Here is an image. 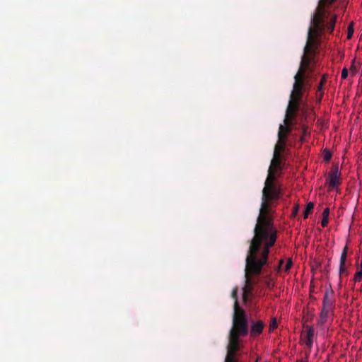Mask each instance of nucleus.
Masks as SVG:
<instances>
[{
    "label": "nucleus",
    "instance_id": "1",
    "mask_svg": "<svg viewBox=\"0 0 362 362\" xmlns=\"http://www.w3.org/2000/svg\"><path fill=\"white\" fill-rule=\"evenodd\" d=\"M272 205H261L254 236L250 240L245 259V285L243 288V300L247 303L253 293L252 276L261 274L268 261L270 247L276 243L277 230L273 223Z\"/></svg>",
    "mask_w": 362,
    "mask_h": 362
},
{
    "label": "nucleus",
    "instance_id": "2",
    "mask_svg": "<svg viewBox=\"0 0 362 362\" xmlns=\"http://www.w3.org/2000/svg\"><path fill=\"white\" fill-rule=\"evenodd\" d=\"M337 15L332 14L325 8H316L312 16L310 26L308 32L306 45L304 47V54L302 56L298 71H301L303 76L305 72L313 71L310 64L315 58V50L317 48V41L320 34L327 30L329 33L334 31L337 21Z\"/></svg>",
    "mask_w": 362,
    "mask_h": 362
},
{
    "label": "nucleus",
    "instance_id": "3",
    "mask_svg": "<svg viewBox=\"0 0 362 362\" xmlns=\"http://www.w3.org/2000/svg\"><path fill=\"white\" fill-rule=\"evenodd\" d=\"M282 155L274 154L262 189L261 204H271L281 197V187L276 177L282 172Z\"/></svg>",
    "mask_w": 362,
    "mask_h": 362
},
{
    "label": "nucleus",
    "instance_id": "4",
    "mask_svg": "<svg viewBox=\"0 0 362 362\" xmlns=\"http://www.w3.org/2000/svg\"><path fill=\"white\" fill-rule=\"evenodd\" d=\"M234 334L239 336H247L249 333L248 320L245 311L239 306L238 302L233 305V327Z\"/></svg>",
    "mask_w": 362,
    "mask_h": 362
},
{
    "label": "nucleus",
    "instance_id": "5",
    "mask_svg": "<svg viewBox=\"0 0 362 362\" xmlns=\"http://www.w3.org/2000/svg\"><path fill=\"white\" fill-rule=\"evenodd\" d=\"M306 76H303L301 71H298L294 76L293 90L290 95L289 104L294 106H300V102L303 95V90L305 86Z\"/></svg>",
    "mask_w": 362,
    "mask_h": 362
},
{
    "label": "nucleus",
    "instance_id": "6",
    "mask_svg": "<svg viewBox=\"0 0 362 362\" xmlns=\"http://www.w3.org/2000/svg\"><path fill=\"white\" fill-rule=\"evenodd\" d=\"M325 184L329 191L338 188L341 185V175L339 172V166L337 165H332L326 178Z\"/></svg>",
    "mask_w": 362,
    "mask_h": 362
},
{
    "label": "nucleus",
    "instance_id": "7",
    "mask_svg": "<svg viewBox=\"0 0 362 362\" xmlns=\"http://www.w3.org/2000/svg\"><path fill=\"white\" fill-rule=\"evenodd\" d=\"M234 330L229 332V344L228 346V353L236 354V352L240 349V336L234 334Z\"/></svg>",
    "mask_w": 362,
    "mask_h": 362
},
{
    "label": "nucleus",
    "instance_id": "8",
    "mask_svg": "<svg viewBox=\"0 0 362 362\" xmlns=\"http://www.w3.org/2000/svg\"><path fill=\"white\" fill-rule=\"evenodd\" d=\"M299 106L291 105L288 103L286 109L285 119L284 120V126L291 127L293 125V121L296 116Z\"/></svg>",
    "mask_w": 362,
    "mask_h": 362
},
{
    "label": "nucleus",
    "instance_id": "9",
    "mask_svg": "<svg viewBox=\"0 0 362 362\" xmlns=\"http://www.w3.org/2000/svg\"><path fill=\"white\" fill-rule=\"evenodd\" d=\"M265 324L262 320L252 321L249 329L251 337H257L262 333Z\"/></svg>",
    "mask_w": 362,
    "mask_h": 362
},
{
    "label": "nucleus",
    "instance_id": "10",
    "mask_svg": "<svg viewBox=\"0 0 362 362\" xmlns=\"http://www.w3.org/2000/svg\"><path fill=\"white\" fill-rule=\"evenodd\" d=\"M278 141L274 147V154L281 155L286 149V139L281 137V136H278Z\"/></svg>",
    "mask_w": 362,
    "mask_h": 362
},
{
    "label": "nucleus",
    "instance_id": "11",
    "mask_svg": "<svg viewBox=\"0 0 362 362\" xmlns=\"http://www.w3.org/2000/svg\"><path fill=\"white\" fill-rule=\"evenodd\" d=\"M334 294V291L330 290H327L325 293L324 297H323V306L327 307V308H332L333 307L334 300L332 299V296Z\"/></svg>",
    "mask_w": 362,
    "mask_h": 362
},
{
    "label": "nucleus",
    "instance_id": "12",
    "mask_svg": "<svg viewBox=\"0 0 362 362\" xmlns=\"http://www.w3.org/2000/svg\"><path fill=\"white\" fill-rule=\"evenodd\" d=\"M315 334V329L313 327L308 326L306 329V340L305 345L310 349L313 344V337Z\"/></svg>",
    "mask_w": 362,
    "mask_h": 362
},
{
    "label": "nucleus",
    "instance_id": "13",
    "mask_svg": "<svg viewBox=\"0 0 362 362\" xmlns=\"http://www.w3.org/2000/svg\"><path fill=\"white\" fill-rule=\"evenodd\" d=\"M292 129L291 127H286L283 124L279 125L278 136L284 137L287 140L288 134L291 133Z\"/></svg>",
    "mask_w": 362,
    "mask_h": 362
},
{
    "label": "nucleus",
    "instance_id": "14",
    "mask_svg": "<svg viewBox=\"0 0 362 362\" xmlns=\"http://www.w3.org/2000/svg\"><path fill=\"white\" fill-rule=\"evenodd\" d=\"M330 310H332V308H327V307L325 308L323 306V308L321 310V313H320V319L319 320V322L320 324H324L327 321V317H328Z\"/></svg>",
    "mask_w": 362,
    "mask_h": 362
},
{
    "label": "nucleus",
    "instance_id": "15",
    "mask_svg": "<svg viewBox=\"0 0 362 362\" xmlns=\"http://www.w3.org/2000/svg\"><path fill=\"white\" fill-rule=\"evenodd\" d=\"M329 209L328 207L325 208L322 213V219L321 221V226L323 228L327 226L329 223Z\"/></svg>",
    "mask_w": 362,
    "mask_h": 362
},
{
    "label": "nucleus",
    "instance_id": "16",
    "mask_svg": "<svg viewBox=\"0 0 362 362\" xmlns=\"http://www.w3.org/2000/svg\"><path fill=\"white\" fill-rule=\"evenodd\" d=\"M347 250H348L347 247H345L343 249V251L341 254V257H340V264H345L346 259V255H347Z\"/></svg>",
    "mask_w": 362,
    "mask_h": 362
},
{
    "label": "nucleus",
    "instance_id": "17",
    "mask_svg": "<svg viewBox=\"0 0 362 362\" xmlns=\"http://www.w3.org/2000/svg\"><path fill=\"white\" fill-rule=\"evenodd\" d=\"M327 74H324L322 76L320 82V83H319V85L317 86V90L318 91H322V90L323 86H324V84L325 83V82L327 81Z\"/></svg>",
    "mask_w": 362,
    "mask_h": 362
},
{
    "label": "nucleus",
    "instance_id": "18",
    "mask_svg": "<svg viewBox=\"0 0 362 362\" xmlns=\"http://www.w3.org/2000/svg\"><path fill=\"white\" fill-rule=\"evenodd\" d=\"M315 205H306V208L303 212L304 218H307L309 214L313 211Z\"/></svg>",
    "mask_w": 362,
    "mask_h": 362
},
{
    "label": "nucleus",
    "instance_id": "19",
    "mask_svg": "<svg viewBox=\"0 0 362 362\" xmlns=\"http://www.w3.org/2000/svg\"><path fill=\"white\" fill-rule=\"evenodd\" d=\"M225 362H237L235 354L228 353L225 358Z\"/></svg>",
    "mask_w": 362,
    "mask_h": 362
},
{
    "label": "nucleus",
    "instance_id": "20",
    "mask_svg": "<svg viewBox=\"0 0 362 362\" xmlns=\"http://www.w3.org/2000/svg\"><path fill=\"white\" fill-rule=\"evenodd\" d=\"M332 153L328 149H325L323 151V158L325 161L329 162L332 158Z\"/></svg>",
    "mask_w": 362,
    "mask_h": 362
},
{
    "label": "nucleus",
    "instance_id": "21",
    "mask_svg": "<svg viewBox=\"0 0 362 362\" xmlns=\"http://www.w3.org/2000/svg\"><path fill=\"white\" fill-rule=\"evenodd\" d=\"M335 1H336V0H320V1L319 3V6L317 8H325L324 6L326 4H332Z\"/></svg>",
    "mask_w": 362,
    "mask_h": 362
},
{
    "label": "nucleus",
    "instance_id": "22",
    "mask_svg": "<svg viewBox=\"0 0 362 362\" xmlns=\"http://www.w3.org/2000/svg\"><path fill=\"white\" fill-rule=\"evenodd\" d=\"M354 33V22H351L349 23L348 26V33H347V38L351 39L353 36Z\"/></svg>",
    "mask_w": 362,
    "mask_h": 362
},
{
    "label": "nucleus",
    "instance_id": "23",
    "mask_svg": "<svg viewBox=\"0 0 362 362\" xmlns=\"http://www.w3.org/2000/svg\"><path fill=\"white\" fill-rule=\"evenodd\" d=\"M362 279V269L357 271L354 275V280L355 282L361 281Z\"/></svg>",
    "mask_w": 362,
    "mask_h": 362
},
{
    "label": "nucleus",
    "instance_id": "24",
    "mask_svg": "<svg viewBox=\"0 0 362 362\" xmlns=\"http://www.w3.org/2000/svg\"><path fill=\"white\" fill-rule=\"evenodd\" d=\"M231 296L233 298L235 299V302H238V288L237 287H235L233 291H232V293H231Z\"/></svg>",
    "mask_w": 362,
    "mask_h": 362
},
{
    "label": "nucleus",
    "instance_id": "25",
    "mask_svg": "<svg viewBox=\"0 0 362 362\" xmlns=\"http://www.w3.org/2000/svg\"><path fill=\"white\" fill-rule=\"evenodd\" d=\"M302 132H303V136L300 138V141L303 142L304 140V136L307 135L308 134V127L306 125L302 126Z\"/></svg>",
    "mask_w": 362,
    "mask_h": 362
},
{
    "label": "nucleus",
    "instance_id": "26",
    "mask_svg": "<svg viewBox=\"0 0 362 362\" xmlns=\"http://www.w3.org/2000/svg\"><path fill=\"white\" fill-rule=\"evenodd\" d=\"M347 274V270L345 267V264L339 265V275L341 276L343 274Z\"/></svg>",
    "mask_w": 362,
    "mask_h": 362
},
{
    "label": "nucleus",
    "instance_id": "27",
    "mask_svg": "<svg viewBox=\"0 0 362 362\" xmlns=\"http://www.w3.org/2000/svg\"><path fill=\"white\" fill-rule=\"evenodd\" d=\"M277 327V322L276 319H273L269 325V331L272 332Z\"/></svg>",
    "mask_w": 362,
    "mask_h": 362
},
{
    "label": "nucleus",
    "instance_id": "28",
    "mask_svg": "<svg viewBox=\"0 0 362 362\" xmlns=\"http://www.w3.org/2000/svg\"><path fill=\"white\" fill-rule=\"evenodd\" d=\"M292 265H293V262H292V260L290 259H288V260L287 261V262H286V265H285V267H284V271H285V272H288V271L291 269V266H292Z\"/></svg>",
    "mask_w": 362,
    "mask_h": 362
},
{
    "label": "nucleus",
    "instance_id": "29",
    "mask_svg": "<svg viewBox=\"0 0 362 362\" xmlns=\"http://www.w3.org/2000/svg\"><path fill=\"white\" fill-rule=\"evenodd\" d=\"M348 76V69L346 68H344L341 71V77L342 79H346Z\"/></svg>",
    "mask_w": 362,
    "mask_h": 362
},
{
    "label": "nucleus",
    "instance_id": "30",
    "mask_svg": "<svg viewBox=\"0 0 362 362\" xmlns=\"http://www.w3.org/2000/svg\"><path fill=\"white\" fill-rule=\"evenodd\" d=\"M265 285L269 289H271L273 287V284L272 283V281L269 279H266Z\"/></svg>",
    "mask_w": 362,
    "mask_h": 362
},
{
    "label": "nucleus",
    "instance_id": "31",
    "mask_svg": "<svg viewBox=\"0 0 362 362\" xmlns=\"http://www.w3.org/2000/svg\"><path fill=\"white\" fill-rule=\"evenodd\" d=\"M299 206L300 205H295V206L293 207V211H292V214L296 216L298 212V210H299Z\"/></svg>",
    "mask_w": 362,
    "mask_h": 362
},
{
    "label": "nucleus",
    "instance_id": "32",
    "mask_svg": "<svg viewBox=\"0 0 362 362\" xmlns=\"http://www.w3.org/2000/svg\"><path fill=\"white\" fill-rule=\"evenodd\" d=\"M252 279L254 281V286L257 285L258 284L259 280L256 279L255 278H252Z\"/></svg>",
    "mask_w": 362,
    "mask_h": 362
},
{
    "label": "nucleus",
    "instance_id": "33",
    "mask_svg": "<svg viewBox=\"0 0 362 362\" xmlns=\"http://www.w3.org/2000/svg\"><path fill=\"white\" fill-rule=\"evenodd\" d=\"M296 362H307V361L300 359V360H298Z\"/></svg>",
    "mask_w": 362,
    "mask_h": 362
},
{
    "label": "nucleus",
    "instance_id": "34",
    "mask_svg": "<svg viewBox=\"0 0 362 362\" xmlns=\"http://www.w3.org/2000/svg\"><path fill=\"white\" fill-rule=\"evenodd\" d=\"M283 263H284V261L281 260L280 262H279V267H281Z\"/></svg>",
    "mask_w": 362,
    "mask_h": 362
},
{
    "label": "nucleus",
    "instance_id": "35",
    "mask_svg": "<svg viewBox=\"0 0 362 362\" xmlns=\"http://www.w3.org/2000/svg\"><path fill=\"white\" fill-rule=\"evenodd\" d=\"M360 267H361V269H362V259H361V264H360Z\"/></svg>",
    "mask_w": 362,
    "mask_h": 362
},
{
    "label": "nucleus",
    "instance_id": "36",
    "mask_svg": "<svg viewBox=\"0 0 362 362\" xmlns=\"http://www.w3.org/2000/svg\"><path fill=\"white\" fill-rule=\"evenodd\" d=\"M322 94L320 95V98L319 99L320 101L322 100Z\"/></svg>",
    "mask_w": 362,
    "mask_h": 362
},
{
    "label": "nucleus",
    "instance_id": "37",
    "mask_svg": "<svg viewBox=\"0 0 362 362\" xmlns=\"http://www.w3.org/2000/svg\"><path fill=\"white\" fill-rule=\"evenodd\" d=\"M308 204H314V203L313 202H310Z\"/></svg>",
    "mask_w": 362,
    "mask_h": 362
},
{
    "label": "nucleus",
    "instance_id": "38",
    "mask_svg": "<svg viewBox=\"0 0 362 362\" xmlns=\"http://www.w3.org/2000/svg\"><path fill=\"white\" fill-rule=\"evenodd\" d=\"M257 362V361H256Z\"/></svg>",
    "mask_w": 362,
    "mask_h": 362
}]
</instances>
